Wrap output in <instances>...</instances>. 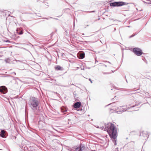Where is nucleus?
<instances>
[{"instance_id":"nucleus-1","label":"nucleus","mask_w":151,"mask_h":151,"mask_svg":"<svg viewBox=\"0 0 151 151\" xmlns=\"http://www.w3.org/2000/svg\"><path fill=\"white\" fill-rule=\"evenodd\" d=\"M103 130L107 131L111 137L115 139L116 137V130L114 125L111 123H108L106 125L101 127Z\"/></svg>"},{"instance_id":"nucleus-2","label":"nucleus","mask_w":151,"mask_h":151,"mask_svg":"<svg viewBox=\"0 0 151 151\" xmlns=\"http://www.w3.org/2000/svg\"><path fill=\"white\" fill-rule=\"evenodd\" d=\"M29 103V105L32 110H37L38 108H39L40 101L37 98L32 97L30 99Z\"/></svg>"},{"instance_id":"nucleus-3","label":"nucleus","mask_w":151,"mask_h":151,"mask_svg":"<svg viewBox=\"0 0 151 151\" xmlns=\"http://www.w3.org/2000/svg\"><path fill=\"white\" fill-rule=\"evenodd\" d=\"M133 51L134 53L137 56H140L143 54L142 50L139 48L136 47L134 48Z\"/></svg>"},{"instance_id":"nucleus-4","label":"nucleus","mask_w":151,"mask_h":151,"mask_svg":"<svg viewBox=\"0 0 151 151\" xmlns=\"http://www.w3.org/2000/svg\"><path fill=\"white\" fill-rule=\"evenodd\" d=\"M125 4V3L122 1L115 2L110 4V6H119Z\"/></svg>"},{"instance_id":"nucleus-5","label":"nucleus","mask_w":151,"mask_h":151,"mask_svg":"<svg viewBox=\"0 0 151 151\" xmlns=\"http://www.w3.org/2000/svg\"><path fill=\"white\" fill-rule=\"evenodd\" d=\"M136 104L134 106L133 105V106L130 107H128V108H124L123 106H122L120 108L119 110L117 111V112L118 114H120V112H124L129 110L131 108L134 107V106H136Z\"/></svg>"},{"instance_id":"nucleus-6","label":"nucleus","mask_w":151,"mask_h":151,"mask_svg":"<svg viewBox=\"0 0 151 151\" xmlns=\"http://www.w3.org/2000/svg\"><path fill=\"white\" fill-rule=\"evenodd\" d=\"M7 92V89L4 86H1L0 87V92L3 94H5Z\"/></svg>"},{"instance_id":"nucleus-7","label":"nucleus","mask_w":151,"mask_h":151,"mask_svg":"<svg viewBox=\"0 0 151 151\" xmlns=\"http://www.w3.org/2000/svg\"><path fill=\"white\" fill-rule=\"evenodd\" d=\"M84 147L81 145L80 147H78L75 148V151H83L84 149Z\"/></svg>"},{"instance_id":"nucleus-8","label":"nucleus","mask_w":151,"mask_h":151,"mask_svg":"<svg viewBox=\"0 0 151 151\" xmlns=\"http://www.w3.org/2000/svg\"><path fill=\"white\" fill-rule=\"evenodd\" d=\"M81 105V102H77L74 104V107L75 108H78L80 107Z\"/></svg>"},{"instance_id":"nucleus-9","label":"nucleus","mask_w":151,"mask_h":151,"mask_svg":"<svg viewBox=\"0 0 151 151\" xmlns=\"http://www.w3.org/2000/svg\"><path fill=\"white\" fill-rule=\"evenodd\" d=\"M77 55V57H85V54L83 52L80 51L78 53Z\"/></svg>"},{"instance_id":"nucleus-10","label":"nucleus","mask_w":151,"mask_h":151,"mask_svg":"<svg viewBox=\"0 0 151 151\" xmlns=\"http://www.w3.org/2000/svg\"><path fill=\"white\" fill-rule=\"evenodd\" d=\"M6 132V131L4 130H2L0 132V136L2 137H4Z\"/></svg>"},{"instance_id":"nucleus-11","label":"nucleus","mask_w":151,"mask_h":151,"mask_svg":"<svg viewBox=\"0 0 151 151\" xmlns=\"http://www.w3.org/2000/svg\"><path fill=\"white\" fill-rule=\"evenodd\" d=\"M142 134L144 137L145 139H147L149 135L147 132H143Z\"/></svg>"},{"instance_id":"nucleus-12","label":"nucleus","mask_w":151,"mask_h":151,"mask_svg":"<svg viewBox=\"0 0 151 151\" xmlns=\"http://www.w3.org/2000/svg\"><path fill=\"white\" fill-rule=\"evenodd\" d=\"M5 61L6 63H12V61L10 60V59L9 58H6L5 59Z\"/></svg>"},{"instance_id":"nucleus-13","label":"nucleus","mask_w":151,"mask_h":151,"mask_svg":"<svg viewBox=\"0 0 151 151\" xmlns=\"http://www.w3.org/2000/svg\"><path fill=\"white\" fill-rule=\"evenodd\" d=\"M62 68L60 66L57 65L55 67V69L57 70H61L62 69Z\"/></svg>"},{"instance_id":"nucleus-14","label":"nucleus","mask_w":151,"mask_h":151,"mask_svg":"<svg viewBox=\"0 0 151 151\" xmlns=\"http://www.w3.org/2000/svg\"><path fill=\"white\" fill-rule=\"evenodd\" d=\"M143 60H144L146 63H147V62L146 61V60L145 59V57H143V58L142 59Z\"/></svg>"},{"instance_id":"nucleus-15","label":"nucleus","mask_w":151,"mask_h":151,"mask_svg":"<svg viewBox=\"0 0 151 151\" xmlns=\"http://www.w3.org/2000/svg\"><path fill=\"white\" fill-rule=\"evenodd\" d=\"M70 119H68V124H71V123L70 122Z\"/></svg>"},{"instance_id":"nucleus-16","label":"nucleus","mask_w":151,"mask_h":151,"mask_svg":"<svg viewBox=\"0 0 151 151\" xmlns=\"http://www.w3.org/2000/svg\"><path fill=\"white\" fill-rule=\"evenodd\" d=\"M23 33V31H21L19 33V35H21Z\"/></svg>"},{"instance_id":"nucleus-17","label":"nucleus","mask_w":151,"mask_h":151,"mask_svg":"<svg viewBox=\"0 0 151 151\" xmlns=\"http://www.w3.org/2000/svg\"><path fill=\"white\" fill-rule=\"evenodd\" d=\"M136 35H132L131 36H130L129 37L130 38H131V37H132Z\"/></svg>"},{"instance_id":"nucleus-18","label":"nucleus","mask_w":151,"mask_h":151,"mask_svg":"<svg viewBox=\"0 0 151 151\" xmlns=\"http://www.w3.org/2000/svg\"><path fill=\"white\" fill-rule=\"evenodd\" d=\"M61 110H62V111H63V112H65L66 111V109H65V110H64L63 111V110L62 109H61Z\"/></svg>"},{"instance_id":"nucleus-19","label":"nucleus","mask_w":151,"mask_h":151,"mask_svg":"<svg viewBox=\"0 0 151 151\" xmlns=\"http://www.w3.org/2000/svg\"><path fill=\"white\" fill-rule=\"evenodd\" d=\"M78 58H79V59H83V58H84V57H78Z\"/></svg>"},{"instance_id":"nucleus-20","label":"nucleus","mask_w":151,"mask_h":151,"mask_svg":"<svg viewBox=\"0 0 151 151\" xmlns=\"http://www.w3.org/2000/svg\"><path fill=\"white\" fill-rule=\"evenodd\" d=\"M89 81H91V83H92V82L91 81V79H89Z\"/></svg>"},{"instance_id":"nucleus-21","label":"nucleus","mask_w":151,"mask_h":151,"mask_svg":"<svg viewBox=\"0 0 151 151\" xmlns=\"http://www.w3.org/2000/svg\"><path fill=\"white\" fill-rule=\"evenodd\" d=\"M68 151H72V150H69L68 149Z\"/></svg>"},{"instance_id":"nucleus-22","label":"nucleus","mask_w":151,"mask_h":151,"mask_svg":"<svg viewBox=\"0 0 151 151\" xmlns=\"http://www.w3.org/2000/svg\"><path fill=\"white\" fill-rule=\"evenodd\" d=\"M6 42H10V41H9V40H7V41H6Z\"/></svg>"},{"instance_id":"nucleus-23","label":"nucleus","mask_w":151,"mask_h":151,"mask_svg":"<svg viewBox=\"0 0 151 151\" xmlns=\"http://www.w3.org/2000/svg\"><path fill=\"white\" fill-rule=\"evenodd\" d=\"M104 65L105 67H106V66H107V65Z\"/></svg>"},{"instance_id":"nucleus-24","label":"nucleus","mask_w":151,"mask_h":151,"mask_svg":"<svg viewBox=\"0 0 151 151\" xmlns=\"http://www.w3.org/2000/svg\"><path fill=\"white\" fill-rule=\"evenodd\" d=\"M108 64H110V62H108Z\"/></svg>"},{"instance_id":"nucleus-25","label":"nucleus","mask_w":151,"mask_h":151,"mask_svg":"<svg viewBox=\"0 0 151 151\" xmlns=\"http://www.w3.org/2000/svg\"><path fill=\"white\" fill-rule=\"evenodd\" d=\"M78 68H78V67H77V69H78Z\"/></svg>"},{"instance_id":"nucleus-26","label":"nucleus","mask_w":151,"mask_h":151,"mask_svg":"<svg viewBox=\"0 0 151 151\" xmlns=\"http://www.w3.org/2000/svg\"><path fill=\"white\" fill-rule=\"evenodd\" d=\"M95 12V11H93L92 12Z\"/></svg>"},{"instance_id":"nucleus-27","label":"nucleus","mask_w":151,"mask_h":151,"mask_svg":"<svg viewBox=\"0 0 151 151\" xmlns=\"http://www.w3.org/2000/svg\"><path fill=\"white\" fill-rule=\"evenodd\" d=\"M111 71L112 72H113V70H112Z\"/></svg>"},{"instance_id":"nucleus-28","label":"nucleus","mask_w":151,"mask_h":151,"mask_svg":"<svg viewBox=\"0 0 151 151\" xmlns=\"http://www.w3.org/2000/svg\"><path fill=\"white\" fill-rule=\"evenodd\" d=\"M83 35H84V34L83 33Z\"/></svg>"}]
</instances>
